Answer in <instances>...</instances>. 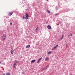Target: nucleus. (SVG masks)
Segmentation results:
<instances>
[{
  "instance_id": "f257e3e1",
  "label": "nucleus",
  "mask_w": 75,
  "mask_h": 75,
  "mask_svg": "<svg viewBox=\"0 0 75 75\" xmlns=\"http://www.w3.org/2000/svg\"><path fill=\"white\" fill-rule=\"evenodd\" d=\"M6 34H4L2 36V39H3V40H6Z\"/></svg>"
},
{
  "instance_id": "f03ea898",
  "label": "nucleus",
  "mask_w": 75,
  "mask_h": 75,
  "mask_svg": "<svg viewBox=\"0 0 75 75\" xmlns=\"http://www.w3.org/2000/svg\"><path fill=\"white\" fill-rule=\"evenodd\" d=\"M58 46V45H57L55 46L52 49V50H55V49H56V48H57V47Z\"/></svg>"
},
{
  "instance_id": "7ed1b4c3",
  "label": "nucleus",
  "mask_w": 75,
  "mask_h": 75,
  "mask_svg": "<svg viewBox=\"0 0 75 75\" xmlns=\"http://www.w3.org/2000/svg\"><path fill=\"white\" fill-rule=\"evenodd\" d=\"M25 17L26 18V19H28V17H29V15H28V13H26Z\"/></svg>"
},
{
  "instance_id": "20e7f679",
  "label": "nucleus",
  "mask_w": 75,
  "mask_h": 75,
  "mask_svg": "<svg viewBox=\"0 0 75 75\" xmlns=\"http://www.w3.org/2000/svg\"><path fill=\"white\" fill-rule=\"evenodd\" d=\"M63 38H64V35H62V38H60L59 40H58V41H61L62 39H63Z\"/></svg>"
},
{
  "instance_id": "39448f33",
  "label": "nucleus",
  "mask_w": 75,
  "mask_h": 75,
  "mask_svg": "<svg viewBox=\"0 0 75 75\" xmlns=\"http://www.w3.org/2000/svg\"><path fill=\"white\" fill-rule=\"evenodd\" d=\"M47 28L49 29V30H50L51 28V26L50 25H49L47 26Z\"/></svg>"
},
{
  "instance_id": "423d86ee",
  "label": "nucleus",
  "mask_w": 75,
  "mask_h": 75,
  "mask_svg": "<svg viewBox=\"0 0 75 75\" xmlns=\"http://www.w3.org/2000/svg\"><path fill=\"white\" fill-rule=\"evenodd\" d=\"M12 14H13V12H11L9 13V15L10 16H11Z\"/></svg>"
},
{
  "instance_id": "0eeeda50",
  "label": "nucleus",
  "mask_w": 75,
  "mask_h": 75,
  "mask_svg": "<svg viewBox=\"0 0 75 75\" xmlns=\"http://www.w3.org/2000/svg\"><path fill=\"white\" fill-rule=\"evenodd\" d=\"M30 45H27L26 47V48H30Z\"/></svg>"
},
{
  "instance_id": "6e6552de",
  "label": "nucleus",
  "mask_w": 75,
  "mask_h": 75,
  "mask_svg": "<svg viewBox=\"0 0 75 75\" xmlns=\"http://www.w3.org/2000/svg\"><path fill=\"white\" fill-rule=\"evenodd\" d=\"M42 59V57L40 58V59H38V62H37V63H38L40 61V60Z\"/></svg>"
},
{
  "instance_id": "1a4fd4ad",
  "label": "nucleus",
  "mask_w": 75,
  "mask_h": 75,
  "mask_svg": "<svg viewBox=\"0 0 75 75\" xmlns=\"http://www.w3.org/2000/svg\"><path fill=\"white\" fill-rule=\"evenodd\" d=\"M16 65H17V63H15L14 65H13V68H15L16 67Z\"/></svg>"
},
{
  "instance_id": "9d476101",
  "label": "nucleus",
  "mask_w": 75,
  "mask_h": 75,
  "mask_svg": "<svg viewBox=\"0 0 75 75\" xmlns=\"http://www.w3.org/2000/svg\"><path fill=\"white\" fill-rule=\"evenodd\" d=\"M48 59H49V58L46 57L45 58V61H48Z\"/></svg>"
},
{
  "instance_id": "9b49d317",
  "label": "nucleus",
  "mask_w": 75,
  "mask_h": 75,
  "mask_svg": "<svg viewBox=\"0 0 75 75\" xmlns=\"http://www.w3.org/2000/svg\"><path fill=\"white\" fill-rule=\"evenodd\" d=\"M38 27H37L36 30H35V32H37V31H38Z\"/></svg>"
},
{
  "instance_id": "f8f14e48",
  "label": "nucleus",
  "mask_w": 75,
  "mask_h": 75,
  "mask_svg": "<svg viewBox=\"0 0 75 75\" xmlns=\"http://www.w3.org/2000/svg\"><path fill=\"white\" fill-rule=\"evenodd\" d=\"M35 61V60H32L31 62V63H33V62H34Z\"/></svg>"
},
{
  "instance_id": "ddd939ff",
  "label": "nucleus",
  "mask_w": 75,
  "mask_h": 75,
  "mask_svg": "<svg viewBox=\"0 0 75 75\" xmlns=\"http://www.w3.org/2000/svg\"><path fill=\"white\" fill-rule=\"evenodd\" d=\"M11 54H13V52L14 51L13 50H11Z\"/></svg>"
},
{
  "instance_id": "4468645a",
  "label": "nucleus",
  "mask_w": 75,
  "mask_h": 75,
  "mask_svg": "<svg viewBox=\"0 0 75 75\" xmlns=\"http://www.w3.org/2000/svg\"><path fill=\"white\" fill-rule=\"evenodd\" d=\"M52 52H51V51H50L48 53V54H51Z\"/></svg>"
},
{
  "instance_id": "2eb2a0df",
  "label": "nucleus",
  "mask_w": 75,
  "mask_h": 75,
  "mask_svg": "<svg viewBox=\"0 0 75 75\" xmlns=\"http://www.w3.org/2000/svg\"><path fill=\"white\" fill-rule=\"evenodd\" d=\"M47 68V66H46L45 67L43 68V70H44V69H46V68Z\"/></svg>"
},
{
  "instance_id": "dca6fc26",
  "label": "nucleus",
  "mask_w": 75,
  "mask_h": 75,
  "mask_svg": "<svg viewBox=\"0 0 75 75\" xmlns=\"http://www.w3.org/2000/svg\"><path fill=\"white\" fill-rule=\"evenodd\" d=\"M47 11L48 13H50V11L47 10Z\"/></svg>"
},
{
  "instance_id": "f3484780",
  "label": "nucleus",
  "mask_w": 75,
  "mask_h": 75,
  "mask_svg": "<svg viewBox=\"0 0 75 75\" xmlns=\"http://www.w3.org/2000/svg\"><path fill=\"white\" fill-rule=\"evenodd\" d=\"M6 75H10V73H7Z\"/></svg>"
},
{
  "instance_id": "a211bd4d",
  "label": "nucleus",
  "mask_w": 75,
  "mask_h": 75,
  "mask_svg": "<svg viewBox=\"0 0 75 75\" xmlns=\"http://www.w3.org/2000/svg\"><path fill=\"white\" fill-rule=\"evenodd\" d=\"M23 19H24V18H25V19H26V18L24 17V16H23Z\"/></svg>"
},
{
  "instance_id": "6ab92c4d",
  "label": "nucleus",
  "mask_w": 75,
  "mask_h": 75,
  "mask_svg": "<svg viewBox=\"0 0 75 75\" xmlns=\"http://www.w3.org/2000/svg\"><path fill=\"white\" fill-rule=\"evenodd\" d=\"M22 74H25V71H23L22 72Z\"/></svg>"
},
{
  "instance_id": "aec40b11",
  "label": "nucleus",
  "mask_w": 75,
  "mask_h": 75,
  "mask_svg": "<svg viewBox=\"0 0 75 75\" xmlns=\"http://www.w3.org/2000/svg\"><path fill=\"white\" fill-rule=\"evenodd\" d=\"M17 62H17V61H15V63H16V64H17Z\"/></svg>"
},
{
  "instance_id": "412c9836",
  "label": "nucleus",
  "mask_w": 75,
  "mask_h": 75,
  "mask_svg": "<svg viewBox=\"0 0 75 75\" xmlns=\"http://www.w3.org/2000/svg\"><path fill=\"white\" fill-rule=\"evenodd\" d=\"M10 24L11 25H12V23H10Z\"/></svg>"
},
{
  "instance_id": "4be33fe9",
  "label": "nucleus",
  "mask_w": 75,
  "mask_h": 75,
  "mask_svg": "<svg viewBox=\"0 0 75 75\" xmlns=\"http://www.w3.org/2000/svg\"><path fill=\"white\" fill-rule=\"evenodd\" d=\"M72 34H71V35H70V36H72Z\"/></svg>"
},
{
  "instance_id": "5701e85b",
  "label": "nucleus",
  "mask_w": 75,
  "mask_h": 75,
  "mask_svg": "<svg viewBox=\"0 0 75 75\" xmlns=\"http://www.w3.org/2000/svg\"><path fill=\"white\" fill-rule=\"evenodd\" d=\"M2 75H5V74H3Z\"/></svg>"
},
{
  "instance_id": "b1692460",
  "label": "nucleus",
  "mask_w": 75,
  "mask_h": 75,
  "mask_svg": "<svg viewBox=\"0 0 75 75\" xmlns=\"http://www.w3.org/2000/svg\"><path fill=\"white\" fill-rule=\"evenodd\" d=\"M56 16H57V15H58V14H55Z\"/></svg>"
},
{
  "instance_id": "393cba45",
  "label": "nucleus",
  "mask_w": 75,
  "mask_h": 75,
  "mask_svg": "<svg viewBox=\"0 0 75 75\" xmlns=\"http://www.w3.org/2000/svg\"><path fill=\"white\" fill-rule=\"evenodd\" d=\"M48 66V65H47V66H46V67H47Z\"/></svg>"
},
{
  "instance_id": "a878e982",
  "label": "nucleus",
  "mask_w": 75,
  "mask_h": 75,
  "mask_svg": "<svg viewBox=\"0 0 75 75\" xmlns=\"http://www.w3.org/2000/svg\"><path fill=\"white\" fill-rule=\"evenodd\" d=\"M0 64H1V62H0Z\"/></svg>"
},
{
  "instance_id": "bb28decb",
  "label": "nucleus",
  "mask_w": 75,
  "mask_h": 75,
  "mask_svg": "<svg viewBox=\"0 0 75 75\" xmlns=\"http://www.w3.org/2000/svg\"><path fill=\"white\" fill-rule=\"evenodd\" d=\"M47 1H48V0H47Z\"/></svg>"
}]
</instances>
